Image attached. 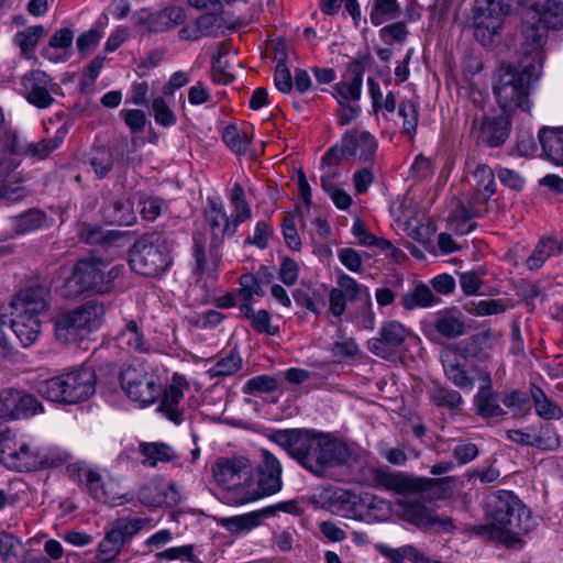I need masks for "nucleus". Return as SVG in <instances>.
Returning a JSON list of instances; mask_svg holds the SVG:
<instances>
[{
	"label": "nucleus",
	"mask_w": 563,
	"mask_h": 563,
	"mask_svg": "<svg viewBox=\"0 0 563 563\" xmlns=\"http://www.w3.org/2000/svg\"><path fill=\"white\" fill-rule=\"evenodd\" d=\"M268 440L317 477H323L329 468L347 464L351 459L344 442L306 429L274 430Z\"/></svg>",
	"instance_id": "1"
},
{
	"label": "nucleus",
	"mask_w": 563,
	"mask_h": 563,
	"mask_svg": "<svg viewBox=\"0 0 563 563\" xmlns=\"http://www.w3.org/2000/svg\"><path fill=\"white\" fill-rule=\"evenodd\" d=\"M486 523L476 527L479 536L511 545L536 526L531 510L510 490H497L485 497Z\"/></svg>",
	"instance_id": "2"
},
{
	"label": "nucleus",
	"mask_w": 563,
	"mask_h": 563,
	"mask_svg": "<svg viewBox=\"0 0 563 563\" xmlns=\"http://www.w3.org/2000/svg\"><path fill=\"white\" fill-rule=\"evenodd\" d=\"M63 140L64 133L59 131L54 137L41 140L36 143L22 141L13 131L5 132L3 137L4 150L0 151V199L15 201L24 195L15 173L19 166L18 156L29 155L41 159L46 158L59 147Z\"/></svg>",
	"instance_id": "3"
},
{
	"label": "nucleus",
	"mask_w": 563,
	"mask_h": 563,
	"mask_svg": "<svg viewBox=\"0 0 563 563\" xmlns=\"http://www.w3.org/2000/svg\"><path fill=\"white\" fill-rule=\"evenodd\" d=\"M531 67L529 59H519L518 64H508L501 68L494 86V95L505 113L516 109L530 110V88L540 79L542 73Z\"/></svg>",
	"instance_id": "4"
},
{
	"label": "nucleus",
	"mask_w": 563,
	"mask_h": 563,
	"mask_svg": "<svg viewBox=\"0 0 563 563\" xmlns=\"http://www.w3.org/2000/svg\"><path fill=\"white\" fill-rule=\"evenodd\" d=\"M109 265L99 258L79 260L62 287V295L75 298L86 291L106 294L112 290L113 282L123 271L121 265Z\"/></svg>",
	"instance_id": "5"
},
{
	"label": "nucleus",
	"mask_w": 563,
	"mask_h": 563,
	"mask_svg": "<svg viewBox=\"0 0 563 563\" xmlns=\"http://www.w3.org/2000/svg\"><path fill=\"white\" fill-rule=\"evenodd\" d=\"M95 389V371L86 366L42 380L36 387L43 398L68 405L87 400Z\"/></svg>",
	"instance_id": "6"
},
{
	"label": "nucleus",
	"mask_w": 563,
	"mask_h": 563,
	"mask_svg": "<svg viewBox=\"0 0 563 563\" xmlns=\"http://www.w3.org/2000/svg\"><path fill=\"white\" fill-rule=\"evenodd\" d=\"M218 485L225 489V499L243 505L261 497L252 482V465L249 459L235 456L221 459L212 466Z\"/></svg>",
	"instance_id": "7"
},
{
	"label": "nucleus",
	"mask_w": 563,
	"mask_h": 563,
	"mask_svg": "<svg viewBox=\"0 0 563 563\" xmlns=\"http://www.w3.org/2000/svg\"><path fill=\"white\" fill-rule=\"evenodd\" d=\"M104 314L106 306L98 300H89L74 310L62 312L54 318L55 338L62 344L76 342L97 330Z\"/></svg>",
	"instance_id": "8"
},
{
	"label": "nucleus",
	"mask_w": 563,
	"mask_h": 563,
	"mask_svg": "<svg viewBox=\"0 0 563 563\" xmlns=\"http://www.w3.org/2000/svg\"><path fill=\"white\" fill-rule=\"evenodd\" d=\"M173 242L159 233L137 240L130 251L131 268L144 276H158L172 265Z\"/></svg>",
	"instance_id": "9"
},
{
	"label": "nucleus",
	"mask_w": 563,
	"mask_h": 563,
	"mask_svg": "<svg viewBox=\"0 0 563 563\" xmlns=\"http://www.w3.org/2000/svg\"><path fill=\"white\" fill-rule=\"evenodd\" d=\"M119 379L126 396L141 406L154 404L162 395L159 378L148 372L147 366L139 360L124 365Z\"/></svg>",
	"instance_id": "10"
},
{
	"label": "nucleus",
	"mask_w": 563,
	"mask_h": 563,
	"mask_svg": "<svg viewBox=\"0 0 563 563\" xmlns=\"http://www.w3.org/2000/svg\"><path fill=\"white\" fill-rule=\"evenodd\" d=\"M471 185L473 194L467 203L470 210L466 217H482L487 212V202L495 194V174L493 169L486 164H478L472 172Z\"/></svg>",
	"instance_id": "11"
},
{
	"label": "nucleus",
	"mask_w": 563,
	"mask_h": 563,
	"mask_svg": "<svg viewBox=\"0 0 563 563\" xmlns=\"http://www.w3.org/2000/svg\"><path fill=\"white\" fill-rule=\"evenodd\" d=\"M141 518H121L115 520L99 543V554L115 559L123 545L129 542L143 528Z\"/></svg>",
	"instance_id": "12"
},
{
	"label": "nucleus",
	"mask_w": 563,
	"mask_h": 563,
	"mask_svg": "<svg viewBox=\"0 0 563 563\" xmlns=\"http://www.w3.org/2000/svg\"><path fill=\"white\" fill-rule=\"evenodd\" d=\"M408 330L398 321H385L379 330V335L367 341L368 350L376 356L389 360L406 341Z\"/></svg>",
	"instance_id": "13"
},
{
	"label": "nucleus",
	"mask_w": 563,
	"mask_h": 563,
	"mask_svg": "<svg viewBox=\"0 0 563 563\" xmlns=\"http://www.w3.org/2000/svg\"><path fill=\"white\" fill-rule=\"evenodd\" d=\"M294 504L291 501L279 503L245 515L221 518L219 523L230 533L240 534L261 526L263 519L275 516L277 511L290 512Z\"/></svg>",
	"instance_id": "14"
},
{
	"label": "nucleus",
	"mask_w": 563,
	"mask_h": 563,
	"mask_svg": "<svg viewBox=\"0 0 563 563\" xmlns=\"http://www.w3.org/2000/svg\"><path fill=\"white\" fill-rule=\"evenodd\" d=\"M522 57L520 59H529L532 69L542 71L544 53L543 45L547 41L548 29L538 21H526L522 24Z\"/></svg>",
	"instance_id": "15"
},
{
	"label": "nucleus",
	"mask_w": 563,
	"mask_h": 563,
	"mask_svg": "<svg viewBox=\"0 0 563 563\" xmlns=\"http://www.w3.org/2000/svg\"><path fill=\"white\" fill-rule=\"evenodd\" d=\"M261 460L257 463V487L255 489L262 496L275 494L282 489V463L268 450H260Z\"/></svg>",
	"instance_id": "16"
},
{
	"label": "nucleus",
	"mask_w": 563,
	"mask_h": 563,
	"mask_svg": "<svg viewBox=\"0 0 563 563\" xmlns=\"http://www.w3.org/2000/svg\"><path fill=\"white\" fill-rule=\"evenodd\" d=\"M510 119L508 113L498 115H484L478 122L473 121V129H477V142L490 147L503 145L510 133Z\"/></svg>",
	"instance_id": "17"
},
{
	"label": "nucleus",
	"mask_w": 563,
	"mask_h": 563,
	"mask_svg": "<svg viewBox=\"0 0 563 563\" xmlns=\"http://www.w3.org/2000/svg\"><path fill=\"white\" fill-rule=\"evenodd\" d=\"M21 87L26 100L40 108H48L54 98L51 95L52 79L42 70H31L21 78Z\"/></svg>",
	"instance_id": "18"
},
{
	"label": "nucleus",
	"mask_w": 563,
	"mask_h": 563,
	"mask_svg": "<svg viewBox=\"0 0 563 563\" xmlns=\"http://www.w3.org/2000/svg\"><path fill=\"white\" fill-rule=\"evenodd\" d=\"M49 287L34 283L21 289L11 301L14 311L38 316L48 309Z\"/></svg>",
	"instance_id": "19"
},
{
	"label": "nucleus",
	"mask_w": 563,
	"mask_h": 563,
	"mask_svg": "<svg viewBox=\"0 0 563 563\" xmlns=\"http://www.w3.org/2000/svg\"><path fill=\"white\" fill-rule=\"evenodd\" d=\"M0 460L5 467L16 472H31L47 464L46 456L26 443H21L18 449H2Z\"/></svg>",
	"instance_id": "20"
},
{
	"label": "nucleus",
	"mask_w": 563,
	"mask_h": 563,
	"mask_svg": "<svg viewBox=\"0 0 563 563\" xmlns=\"http://www.w3.org/2000/svg\"><path fill=\"white\" fill-rule=\"evenodd\" d=\"M205 220L211 232V245H220L225 236H232L238 231V223L228 216L221 202L209 200L205 210Z\"/></svg>",
	"instance_id": "21"
},
{
	"label": "nucleus",
	"mask_w": 563,
	"mask_h": 563,
	"mask_svg": "<svg viewBox=\"0 0 563 563\" xmlns=\"http://www.w3.org/2000/svg\"><path fill=\"white\" fill-rule=\"evenodd\" d=\"M85 487L89 495L106 505L120 506L130 500L124 494L117 490V485L113 482H106L102 475L95 468L85 471Z\"/></svg>",
	"instance_id": "22"
},
{
	"label": "nucleus",
	"mask_w": 563,
	"mask_h": 563,
	"mask_svg": "<svg viewBox=\"0 0 563 563\" xmlns=\"http://www.w3.org/2000/svg\"><path fill=\"white\" fill-rule=\"evenodd\" d=\"M377 147L376 139L367 131L352 129L344 133L343 152L352 157L358 153L360 161L364 164L374 165Z\"/></svg>",
	"instance_id": "23"
},
{
	"label": "nucleus",
	"mask_w": 563,
	"mask_h": 563,
	"mask_svg": "<svg viewBox=\"0 0 563 563\" xmlns=\"http://www.w3.org/2000/svg\"><path fill=\"white\" fill-rule=\"evenodd\" d=\"M440 358L448 380L460 389H473L475 380L466 369V360L449 346L441 352Z\"/></svg>",
	"instance_id": "24"
},
{
	"label": "nucleus",
	"mask_w": 563,
	"mask_h": 563,
	"mask_svg": "<svg viewBox=\"0 0 563 563\" xmlns=\"http://www.w3.org/2000/svg\"><path fill=\"white\" fill-rule=\"evenodd\" d=\"M188 387V383L183 376L177 374L173 377V383L165 389H162L161 404L158 411L162 412L169 421L180 424L184 421V411L178 405L184 397V389Z\"/></svg>",
	"instance_id": "25"
},
{
	"label": "nucleus",
	"mask_w": 563,
	"mask_h": 563,
	"mask_svg": "<svg viewBox=\"0 0 563 563\" xmlns=\"http://www.w3.org/2000/svg\"><path fill=\"white\" fill-rule=\"evenodd\" d=\"M373 481L376 486L394 492L396 494H416L418 476L402 472H391L384 468L373 471Z\"/></svg>",
	"instance_id": "26"
},
{
	"label": "nucleus",
	"mask_w": 563,
	"mask_h": 563,
	"mask_svg": "<svg viewBox=\"0 0 563 563\" xmlns=\"http://www.w3.org/2000/svg\"><path fill=\"white\" fill-rule=\"evenodd\" d=\"M101 213L104 221L113 225H132L136 221L133 202L123 197L108 195Z\"/></svg>",
	"instance_id": "27"
},
{
	"label": "nucleus",
	"mask_w": 563,
	"mask_h": 563,
	"mask_svg": "<svg viewBox=\"0 0 563 563\" xmlns=\"http://www.w3.org/2000/svg\"><path fill=\"white\" fill-rule=\"evenodd\" d=\"M401 518L418 528H429L437 523H440L445 530L453 528L450 519L438 520L433 510L420 501L404 503L401 505Z\"/></svg>",
	"instance_id": "28"
},
{
	"label": "nucleus",
	"mask_w": 563,
	"mask_h": 563,
	"mask_svg": "<svg viewBox=\"0 0 563 563\" xmlns=\"http://www.w3.org/2000/svg\"><path fill=\"white\" fill-rule=\"evenodd\" d=\"M492 334L489 331L475 333L459 343L451 344L453 351L460 354L464 360L475 358L477 361H486L489 357Z\"/></svg>",
	"instance_id": "29"
},
{
	"label": "nucleus",
	"mask_w": 563,
	"mask_h": 563,
	"mask_svg": "<svg viewBox=\"0 0 563 563\" xmlns=\"http://www.w3.org/2000/svg\"><path fill=\"white\" fill-rule=\"evenodd\" d=\"M13 318L8 320L10 329L23 346L33 344L41 332V321L38 316L23 313L12 310Z\"/></svg>",
	"instance_id": "30"
},
{
	"label": "nucleus",
	"mask_w": 563,
	"mask_h": 563,
	"mask_svg": "<svg viewBox=\"0 0 563 563\" xmlns=\"http://www.w3.org/2000/svg\"><path fill=\"white\" fill-rule=\"evenodd\" d=\"M433 327L446 339L459 338L466 331L463 316L457 309L439 311L434 319Z\"/></svg>",
	"instance_id": "31"
},
{
	"label": "nucleus",
	"mask_w": 563,
	"mask_h": 563,
	"mask_svg": "<svg viewBox=\"0 0 563 563\" xmlns=\"http://www.w3.org/2000/svg\"><path fill=\"white\" fill-rule=\"evenodd\" d=\"M532 8L538 14V22L548 30H558L563 26V2L561 0L536 2Z\"/></svg>",
	"instance_id": "32"
},
{
	"label": "nucleus",
	"mask_w": 563,
	"mask_h": 563,
	"mask_svg": "<svg viewBox=\"0 0 563 563\" xmlns=\"http://www.w3.org/2000/svg\"><path fill=\"white\" fill-rule=\"evenodd\" d=\"M117 340L121 349L130 352L147 353L151 350L150 342L145 340L143 332L134 320L125 324Z\"/></svg>",
	"instance_id": "33"
},
{
	"label": "nucleus",
	"mask_w": 563,
	"mask_h": 563,
	"mask_svg": "<svg viewBox=\"0 0 563 563\" xmlns=\"http://www.w3.org/2000/svg\"><path fill=\"white\" fill-rule=\"evenodd\" d=\"M539 140L547 157L552 163L563 166V129L542 128Z\"/></svg>",
	"instance_id": "34"
},
{
	"label": "nucleus",
	"mask_w": 563,
	"mask_h": 563,
	"mask_svg": "<svg viewBox=\"0 0 563 563\" xmlns=\"http://www.w3.org/2000/svg\"><path fill=\"white\" fill-rule=\"evenodd\" d=\"M186 21L185 10L180 7H168L153 15L148 21V30L154 33L174 29Z\"/></svg>",
	"instance_id": "35"
},
{
	"label": "nucleus",
	"mask_w": 563,
	"mask_h": 563,
	"mask_svg": "<svg viewBox=\"0 0 563 563\" xmlns=\"http://www.w3.org/2000/svg\"><path fill=\"white\" fill-rule=\"evenodd\" d=\"M455 479L451 476L442 478L419 477L417 493H424L431 500L444 499L453 494Z\"/></svg>",
	"instance_id": "36"
},
{
	"label": "nucleus",
	"mask_w": 563,
	"mask_h": 563,
	"mask_svg": "<svg viewBox=\"0 0 563 563\" xmlns=\"http://www.w3.org/2000/svg\"><path fill=\"white\" fill-rule=\"evenodd\" d=\"M562 252V244L555 239H542L536 245L531 255L526 260V266L530 271L539 269L548 258Z\"/></svg>",
	"instance_id": "37"
},
{
	"label": "nucleus",
	"mask_w": 563,
	"mask_h": 563,
	"mask_svg": "<svg viewBox=\"0 0 563 563\" xmlns=\"http://www.w3.org/2000/svg\"><path fill=\"white\" fill-rule=\"evenodd\" d=\"M0 556L4 563H29L27 551L14 536L0 532Z\"/></svg>",
	"instance_id": "38"
},
{
	"label": "nucleus",
	"mask_w": 563,
	"mask_h": 563,
	"mask_svg": "<svg viewBox=\"0 0 563 563\" xmlns=\"http://www.w3.org/2000/svg\"><path fill=\"white\" fill-rule=\"evenodd\" d=\"M222 140L233 153L243 155L249 151L253 132L249 129L239 130L235 124H229L222 131Z\"/></svg>",
	"instance_id": "39"
},
{
	"label": "nucleus",
	"mask_w": 563,
	"mask_h": 563,
	"mask_svg": "<svg viewBox=\"0 0 563 563\" xmlns=\"http://www.w3.org/2000/svg\"><path fill=\"white\" fill-rule=\"evenodd\" d=\"M139 451L141 452L142 455L145 456L143 464L150 467H155L158 462L168 463L176 459V453L174 452V450L165 443L142 442L139 446Z\"/></svg>",
	"instance_id": "40"
},
{
	"label": "nucleus",
	"mask_w": 563,
	"mask_h": 563,
	"mask_svg": "<svg viewBox=\"0 0 563 563\" xmlns=\"http://www.w3.org/2000/svg\"><path fill=\"white\" fill-rule=\"evenodd\" d=\"M78 238L89 245L109 246L120 236L114 231H103L99 225L82 223L78 231Z\"/></svg>",
	"instance_id": "41"
},
{
	"label": "nucleus",
	"mask_w": 563,
	"mask_h": 563,
	"mask_svg": "<svg viewBox=\"0 0 563 563\" xmlns=\"http://www.w3.org/2000/svg\"><path fill=\"white\" fill-rule=\"evenodd\" d=\"M44 34L45 29L43 25H32L18 31L13 37V43L20 48L23 56L30 58Z\"/></svg>",
	"instance_id": "42"
},
{
	"label": "nucleus",
	"mask_w": 563,
	"mask_h": 563,
	"mask_svg": "<svg viewBox=\"0 0 563 563\" xmlns=\"http://www.w3.org/2000/svg\"><path fill=\"white\" fill-rule=\"evenodd\" d=\"M440 301L432 290L424 284H420L411 291L406 292L401 298V303L407 310L416 308H427Z\"/></svg>",
	"instance_id": "43"
},
{
	"label": "nucleus",
	"mask_w": 563,
	"mask_h": 563,
	"mask_svg": "<svg viewBox=\"0 0 563 563\" xmlns=\"http://www.w3.org/2000/svg\"><path fill=\"white\" fill-rule=\"evenodd\" d=\"M530 391L538 416L545 420L560 419L563 417L562 409L552 401L539 386L532 385Z\"/></svg>",
	"instance_id": "44"
},
{
	"label": "nucleus",
	"mask_w": 563,
	"mask_h": 563,
	"mask_svg": "<svg viewBox=\"0 0 563 563\" xmlns=\"http://www.w3.org/2000/svg\"><path fill=\"white\" fill-rule=\"evenodd\" d=\"M363 85V70L357 69L350 79H344L334 86V97L342 101H358Z\"/></svg>",
	"instance_id": "45"
},
{
	"label": "nucleus",
	"mask_w": 563,
	"mask_h": 563,
	"mask_svg": "<svg viewBox=\"0 0 563 563\" xmlns=\"http://www.w3.org/2000/svg\"><path fill=\"white\" fill-rule=\"evenodd\" d=\"M400 5L397 0H374L369 12L371 23L379 26L399 16Z\"/></svg>",
	"instance_id": "46"
},
{
	"label": "nucleus",
	"mask_w": 563,
	"mask_h": 563,
	"mask_svg": "<svg viewBox=\"0 0 563 563\" xmlns=\"http://www.w3.org/2000/svg\"><path fill=\"white\" fill-rule=\"evenodd\" d=\"M230 202L233 206V212L231 217L240 225L241 223L252 218V209L245 198V190L243 186L235 183L230 191Z\"/></svg>",
	"instance_id": "47"
},
{
	"label": "nucleus",
	"mask_w": 563,
	"mask_h": 563,
	"mask_svg": "<svg viewBox=\"0 0 563 563\" xmlns=\"http://www.w3.org/2000/svg\"><path fill=\"white\" fill-rule=\"evenodd\" d=\"M242 367V357L238 351H230L220 357L217 363L207 371L211 378L234 375Z\"/></svg>",
	"instance_id": "48"
},
{
	"label": "nucleus",
	"mask_w": 563,
	"mask_h": 563,
	"mask_svg": "<svg viewBox=\"0 0 563 563\" xmlns=\"http://www.w3.org/2000/svg\"><path fill=\"white\" fill-rule=\"evenodd\" d=\"M88 161L99 179L107 177L114 166L113 153L104 146L93 148Z\"/></svg>",
	"instance_id": "49"
},
{
	"label": "nucleus",
	"mask_w": 563,
	"mask_h": 563,
	"mask_svg": "<svg viewBox=\"0 0 563 563\" xmlns=\"http://www.w3.org/2000/svg\"><path fill=\"white\" fill-rule=\"evenodd\" d=\"M477 413L484 418L504 416L505 411L498 404L497 395L493 390H478L474 397Z\"/></svg>",
	"instance_id": "50"
},
{
	"label": "nucleus",
	"mask_w": 563,
	"mask_h": 563,
	"mask_svg": "<svg viewBox=\"0 0 563 563\" xmlns=\"http://www.w3.org/2000/svg\"><path fill=\"white\" fill-rule=\"evenodd\" d=\"M46 221V214L37 209H31L19 216L14 220V232L16 234H26L41 229Z\"/></svg>",
	"instance_id": "51"
},
{
	"label": "nucleus",
	"mask_w": 563,
	"mask_h": 563,
	"mask_svg": "<svg viewBox=\"0 0 563 563\" xmlns=\"http://www.w3.org/2000/svg\"><path fill=\"white\" fill-rule=\"evenodd\" d=\"M294 299L297 305L313 313H319L324 307V300L321 294L307 286H300L297 288L294 292Z\"/></svg>",
	"instance_id": "52"
},
{
	"label": "nucleus",
	"mask_w": 563,
	"mask_h": 563,
	"mask_svg": "<svg viewBox=\"0 0 563 563\" xmlns=\"http://www.w3.org/2000/svg\"><path fill=\"white\" fill-rule=\"evenodd\" d=\"M431 400L437 407L456 410L463 404L461 394L446 386H437L431 393Z\"/></svg>",
	"instance_id": "53"
},
{
	"label": "nucleus",
	"mask_w": 563,
	"mask_h": 563,
	"mask_svg": "<svg viewBox=\"0 0 563 563\" xmlns=\"http://www.w3.org/2000/svg\"><path fill=\"white\" fill-rule=\"evenodd\" d=\"M43 411L41 402L24 390H16V409L14 419L29 418Z\"/></svg>",
	"instance_id": "54"
},
{
	"label": "nucleus",
	"mask_w": 563,
	"mask_h": 563,
	"mask_svg": "<svg viewBox=\"0 0 563 563\" xmlns=\"http://www.w3.org/2000/svg\"><path fill=\"white\" fill-rule=\"evenodd\" d=\"M335 288L343 290V296H345L350 301L356 300L364 292L368 303L371 305L368 288L358 284L353 277L346 274L339 275L338 287Z\"/></svg>",
	"instance_id": "55"
},
{
	"label": "nucleus",
	"mask_w": 563,
	"mask_h": 563,
	"mask_svg": "<svg viewBox=\"0 0 563 563\" xmlns=\"http://www.w3.org/2000/svg\"><path fill=\"white\" fill-rule=\"evenodd\" d=\"M168 489L173 494L170 501H167L166 497L157 496V485L156 484L145 485V486L141 487L140 493H139V499L141 500L142 504L150 506V507H157L163 504H166V505L176 504L177 503V498H176L177 492L174 489L173 485H169Z\"/></svg>",
	"instance_id": "56"
},
{
	"label": "nucleus",
	"mask_w": 563,
	"mask_h": 563,
	"mask_svg": "<svg viewBox=\"0 0 563 563\" xmlns=\"http://www.w3.org/2000/svg\"><path fill=\"white\" fill-rule=\"evenodd\" d=\"M278 382L269 375H258L250 378L243 386V393L246 395H256L273 393L277 389Z\"/></svg>",
	"instance_id": "57"
},
{
	"label": "nucleus",
	"mask_w": 563,
	"mask_h": 563,
	"mask_svg": "<svg viewBox=\"0 0 563 563\" xmlns=\"http://www.w3.org/2000/svg\"><path fill=\"white\" fill-rule=\"evenodd\" d=\"M152 110L158 125L169 128L176 123V114L163 97L159 96L153 99Z\"/></svg>",
	"instance_id": "58"
},
{
	"label": "nucleus",
	"mask_w": 563,
	"mask_h": 563,
	"mask_svg": "<svg viewBox=\"0 0 563 563\" xmlns=\"http://www.w3.org/2000/svg\"><path fill=\"white\" fill-rule=\"evenodd\" d=\"M74 40V32L68 29H60L55 32L48 43V47L43 48L42 55L51 60L57 62L58 59L51 56V52L53 48H67L71 45Z\"/></svg>",
	"instance_id": "59"
},
{
	"label": "nucleus",
	"mask_w": 563,
	"mask_h": 563,
	"mask_svg": "<svg viewBox=\"0 0 563 563\" xmlns=\"http://www.w3.org/2000/svg\"><path fill=\"white\" fill-rule=\"evenodd\" d=\"M398 113L404 120V132L408 135L415 134L418 124V111L416 104L410 100H402L399 104Z\"/></svg>",
	"instance_id": "60"
},
{
	"label": "nucleus",
	"mask_w": 563,
	"mask_h": 563,
	"mask_svg": "<svg viewBox=\"0 0 563 563\" xmlns=\"http://www.w3.org/2000/svg\"><path fill=\"white\" fill-rule=\"evenodd\" d=\"M282 231L286 245L292 251H299L301 249V240L297 231L294 216L287 214L284 217Z\"/></svg>",
	"instance_id": "61"
},
{
	"label": "nucleus",
	"mask_w": 563,
	"mask_h": 563,
	"mask_svg": "<svg viewBox=\"0 0 563 563\" xmlns=\"http://www.w3.org/2000/svg\"><path fill=\"white\" fill-rule=\"evenodd\" d=\"M357 353L358 345L352 338L341 336L340 340L335 341L331 346L332 356L339 361L354 357Z\"/></svg>",
	"instance_id": "62"
},
{
	"label": "nucleus",
	"mask_w": 563,
	"mask_h": 563,
	"mask_svg": "<svg viewBox=\"0 0 563 563\" xmlns=\"http://www.w3.org/2000/svg\"><path fill=\"white\" fill-rule=\"evenodd\" d=\"M504 405L512 410L515 415H527L530 411L529 397L520 390H512L503 400Z\"/></svg>",
	"instance_id": "63"
},
{
	"label": "nucleus",
	"mask_w": 563,
	"mask_h": 563,
	"mask_svg": "<svg viewBox=\"0 0 563 563\" xmlns=\"http://www.w3.org/2000/svg\"><path fill=\"white\" fill-rule=\"evenodd\" d=\"M141 214L145 220L154 221L166 208V203L158 197H145L140 199Z\"/></svg>",
	"instance_id": "64"
}]
</instances>
